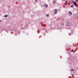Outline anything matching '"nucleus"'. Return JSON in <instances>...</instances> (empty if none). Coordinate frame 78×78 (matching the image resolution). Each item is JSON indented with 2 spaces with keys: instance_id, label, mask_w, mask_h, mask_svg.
<instances>
[{
  "instance_id": "0eeeda50",
  "label": "nucleus",
  "mask_w": 78,
  "mask_h": 78,
  "mask_svg": "<svg viewBox=\"0 0 78 78\" xmlns=\"http://www.w3.org/2000/svg\"><path fill=\"white\" fill-rule=\"evenodd\" d=\"M74 51V50H71V52H73Z\"/></svg>"
},
{
  "instance_id": "dca6fc26",
  "label": "nucleus",
  "mask_w": 78,
  "mask_h": 78,
  "mask_svg": "<svg viewBox=\"0 0 78 78\" xmlns=\"http://www.w3.org/2000/svg\"><path fill=\"white\" fill-rule=\"evenodd\" d=\"M35 1H36V2H37V0H35Z\"/></svg>"
},
{
  "instance_id": "39448f33",
  "label": "nucleus",
  "mask_w": 78,
  "mask_h": 78,
  "mask_svg": "<svg viewBox=\"0 0 78 78\" xmlns=\"http://www.w3.org/2000/svg\"><path fill=\"white\" fill-rule=\"evenodd\" d=\"M73 5H75V6H76V5H77V3H74Z\"/></svg>"
},
{
  "instance_id": "f8f14e48",
  "label": "nucleus",
  "mask_w": 78,
  "mask_h": 78,
  "mask_svg": "<svg viewBox=\"0 0 78 78\" xmlns=\"http://www.w3.org/2000/svg\"><path fill=\"white\" fill-rule=\"evenodd\" d=\"M72 71H73V70H74L73 69H72Z\"/></svg>"
},
{
  "instance_id": "423d86ee",
  "label": "nucleus",
  "mask_w": 78,
  "mask_h": 78,
  "mask_svg": "<svg viewBox=\"0 0 78 78\" xmlns=\"http://www.w3.org/2000/svg\"><path fill=\"white\" fill-rule=\"evenodd\" d=\"M65 5H68V3H67L65 4Z\"/></svg>"
},
{
  "instance_id": "1a4fd4ad",
  "label": "nucleus",
  "mask_w": 78,
  "mask_h": 78,
  "mask_svg": "<svg viewBox=\"0 0 78 78\" xmlns=\"http://www.w3.org/2000/svg\"><path fill=\"white\" fill-rule=\"evenodd\" d=\"M46 16H47V17H48V14H47V15H46Z\"/></svg>"
},
{
  "instance_id": "f257e3e1",
  "label": "nucleus",
  "mask_w": 78,
  "mask_h": 78,
  "mask_svg": "<svg viewBox=\"0 0 78 78\" xmlns=\"http://www.w3.org/2000/svg\"><path fill=\"white\" fill-rule=\"evenodd\" d=\"M54 14H56L57 13L58 10L56 9H55L54 10Z\"/></svg>"
},
{
  "instance_id": "412c9836",
  "label": "nucleus",
  "mask_w": 78,
  "mask_h": 78,
  "mask_svg": "<svg viewBox=\"0 0 78 78\" xmlns=\"http://www.w3.org/2000/svg\"><path fill=\"white\" fill-rule=\"evenodd\" d=\"M64 1H65V0H64Z\"/></svg>"
},
{
  "instance_id": "2eb2a0df",
  "label": "nucleus",
  "mask_w": 78,
  "mask_h": 78,
  "mask_svg": "<svg viewBox=\"0 0 78 78\" xmlns=\"http://www.w3.org/2000/svg\"><path fill=\"white\" fill-rule=\"evenodd\" d=\"M69 14H70V13H71V12H69Z\"/></svg>"
},
{
  "instance_id": "6ab92c4d",
  "label": "nucleus",
  "mask_w": 78,
  "mask_h": 78,
  "mask_svg": "<svg viewBox=\"0 0 78 78\" xmlns=\"http://www.w3.org/2000/svg\"><path fill=\"white\" fill-rule=\"evenodd\" d=\"M68 23H69V22H68Z\"/></svg>"
},
{
  "instance_id": "20e7f679",
  "label": "nucleus",
  "mask_w": 78,
  "mask_h": 78,
  "mask_svg": "<svg viewBox=\"0 0 78 78\" xmlns=\"http://www.w3.org/2000/svg\"><path fill=\"white\" fill-rule=\"evenodd\" d=\"M4 17H8V15H6L4 16Z\"/></svg>"
},
{
  "instance_id": "ddd939ff",
  "label": "nucleus",
  "mask_w": 78,
  "mask_h": 78,
  "mask_svg": "<svg viewBox=\"0 0 78 78\" xmlns=\"http://www.w3.org/2000/svg\"><path fill=\"white\" fill-rule=\"evenodd\" d=\"M71 73L72 74V76H73V74H72V73Z\"/></svg>"
},
{
  "instance_id": "a211bd4d",
  "label": "nucleus",
  "mask_w": 78,
  "mask_h": 78,
  "mask_svg": "<svg viewBox=\"0 0 78 78\" xmlns=\"http://www.w3.org/2000/svg\"><path fill=\"white\" fill-rule=\"evenodd\" d=\"M71 14H72V13H71Z\"/></svg>"
},
{
  "instance_id": "4468645a",
  "label": "nucleus",
  "mask_w": 78,
  "mask_h": 78,
  "mask_svg": "<svg viewBox=\"0 0 78 78\" xmlns=\"http://www.w3.org/2000/svg\"><path fill=\"white\" fill-rule=\"evenodd\" d=\"M76 2H78V0H76Z\"/></svg>"
},
{
  "instance_id": "aec40b11",
  "label": "nucleus",
  "mask_w": 78,
  "mask_h": 78,
  "mask_svg": "<svg viewBox=\"0 0 78 78\" xmlns=\"http://www.w3.org/2000/svg\"><path fill=\"white\" fill-rule=\"evenodd\" d=\"M0 22H1V20H0Z\"/></svg>"
},
{
  "instance_id": "7ed1b4c3",
  "label": "nucleus",
  "mask_w": 78,
  "mask_h": 78,
  "mask_svg": "<svg viewBox=\"0 0 78 78\" xmlns=\"http://www.w3.org/2000/svg\"><path fill=\"white\" fill-rule=\"evenodd\" d=\"M72 3H73V4H74V3H76V2L75 1H72Z\"/></svg>"
},
{
  "instance_id": "9b49d317",
  "label": "nucleus",
  "mask_w": 78,
  "mask_h": 78,
  "mask_svg": "<svg viewBox=\"0 0 78 78\" xmlns=\"http://www.w3.org/2000/svg\"><path fill=\"white\" fill-rule=\"evenodd\" d=\"M69 25H70V24H67V26H69Z\"/></svg>"
},
{
  "instance_id": "6e6552de",
  "label": "nucleus",
  "mask_w": 78,
  "mask_h": 78,
  "mask_svg": "<svg viewBox=\"0 0 78 78\" xmlns=\"http://www.w3.org/2000/svg\"><path fill=\"white\" fill-rule=\"evenodd\" d=\"M71 7H72L73 8V5H71Z\"/></svg>"
},
{
  "instance_id": "f03ea898",
  "label": "nucleus",
  "mask_w": 78,
  "mask_h": 78,
  "mask_svg": "<svg viewBox=\"0 0 78 78\" xmlns=\"http://www.w3.org/2000/svg\"><path fill=\"white\" fill-rule=\"evenodd\" d=\"M44 7H46L47 8V7H48V5H47L46 4H44Z\"/></svg>"
},
{
  "instance_id": "f3484780",
  "label": "nucleus",
  "mask_w": 78,
  "mask_h": 78,
  "mask_svg": "<svg viewBox=\"0 0 78 78\" xmlns=\"http://www.w3.org/2000/svg\"><path fill=\"white\" fill-rule=\"evenodd\" d=\"M23 13H25V12H23Z\"/></svg>"
},
{
  "instance_id": "9d476101",
  "label": "nucleus",
  "mask_w": 78,
  "mask_h": 78,
  "mask_svg": "<svg viewBox=\"0 0 78 78\" xmlns=\"http://www.w3.org/2000/svg\"><path fill=\"white\" fill-rule=\"evenodd\" d=\"M55 1H54V2H53V3L54 4L55 3Z\"/></svg>"
}]
</instances>
